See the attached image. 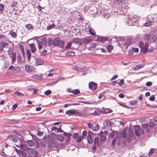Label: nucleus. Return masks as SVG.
Listing matches in <instances>:
<instances>
[{"label":"nucleus","mask_w":157,"mask_h":157,"mask_svg":"<svg viewBox=\"0 0 157 157\" xmlns=\"http://www.w3.org/2000/svg\"><path fill=\"white\" fill-rule=\"evenodd\" d=\"M53 45L55 46H58L62 48L64 46V42L61 40L59 37H55L53 40Z\"/></svg>","instance_id":"nucleus-1"},{"label":"nucleus","mask_w":157,"mask_h":157,"mask_svg":"<svg viewBox=\"0 0 157 157\" xmlns=\"http://www.w3.org/2000/svg\"><path fill=\"white\" fill-rule=\"evenodd\" d=\"M144 39L146 40L148 42L153 43L157 40V36L151 35L149 34H145L144 36Z\"/></svg>","instance_id":"nucleus-2"},{"label":"nucleus","mask_w":157,"mask_h":157,"mask_svg":"<svg viewBox=\"0 0 157 157\" xmlns=\"http://www.w3.org/2000/svg\"><path fill=\"white\" fill-rule=\"evenodd\" d=\"M137 15H134L133 17H131L127 22V24L129 26L135 25L137 22Z\"/></svg>","instance_id":"nucleus-3"},{"label":"nucleus","mask_w":157,"mask_h":157,"mask_svg":"<svg viewBox=\"0 0 157 157\" xmlns=\"http://www.w3.org/2000/svg\"><path fill=\"white\" fill-rule=\"evenodd\" d=\"M25 69L26 71L28 73L36 72V69L33 66L26 64L25 66Z\"/></svg>","instance_id":"nucleus-4"},{"label":"nucleus","mask_w":157,"mask_h":157,"mask_svg":"<svg viewBox=\"0 0 157 157\" xmlns=\"http://www.w3.org/2000/svg\"><path fill=\"white\" fill-rule=\"evenodd\" d=\"M94 135H95V134H94L91 131H88L87 140L88 143L92 144L93 143V140L92 137L94 136Z\"/></svg>","instance_id":"nucleus-5"},{"label":"nucleus","mask_w":157,"mask_h":157,"mask_svg":"<svg viewBox=\"0 0 157 157\" xmlns=\"http://www.w3.org/2000/svg\"><path fill=\"white\" fill-rule=\"evenodd\" d=\"M9 69L13 73H18L21 71V68L18 66H13L11 65L9 67Z\"/></svg>","instance_id":"nucleus-6"},{"label":"nucleus","mask_w":157,"mask_h":157,"mask_svg":"<svg viewBox=\"0 0 157 157\" xmlns=\"http://www.w3.org/2000/svg\"><path fill=\"white\" fill-rule=\"evenodd\" d=\"M109 38L107 36H99L97 37L96 40L101 43H104V41L108 40Z\"/></svg>","instance_id":"nucleus-7"},{"label":"nucleus","mask_w":157,"mask_h":157,"mask_svg":"<svg viewBox=\"0 0 157 157\" xmlns=\"http://www.w3.org/2000/svg\"><path fill=\"white\" fill-rule=\"evenodd\" d=\"M72 42L78 45V47L82 44V41L81 39L78 38H74L72 40Z\"/></svg>","instance_id":"nucleus-8"},{"label":"nucleus","mask_w":157,"mask_h":157,"mask_svg":"<svg viewBox=\"0 0 157 157\" xmlns=\"http://www.w3.org/2000/svg\"><path fill=\"white\" fill-rule=\"evenodd\" d=\"M135 135L139 137L140 136V133L139 131L140 130L141 128L138 125L134 126L133 128Z\"/></svg>","instance_id":"nucleus-9"},{"label":"nucleus","mask_w":157,"mask_h":157,"mask_svg":"<svg viewBox=\"0 0 157 157\" xmlns=\"http://www.w3.org/2000/svg\"><path fill=\"white\" fill-rule=\"evenodd\" d=\"M88 85L89 89L93 91L95 90L97 88L96 83L93 82H90Z\"/></svg>","instance_id":"nucleus-10"},{"label":"nucleus","mask_w":157,"mask_h":157,"mask_svg":"<svg viewBox=\"0 0 157 157\" xmlns=\"http://www.w3.org/2000/svg\"><path fill=\"white\" fill-rule=\"evenodd\" d=\"M99 136L100 137V140L101 142H103L106 139V137L104 135V132L101 131L99 133Z\"/></svg>","instance_id":"nucleus-11"},{"label":"nucleus","mask_w":157,"mask_h":157,"mask_svg":"<svg viewBox=\"0 0 157 157\" xmlns=\"http://www.w3.org/2000/svg\"><path fill=\"white\" fill-rule=\"evenodd\" d=\"M75 110L74 109H71L65 112V114L69 116L74 115L75 116Z\"/></svg>","instance_id":"nucleus-12"},{"label":"nucleus","mask_w":157,"mask_h":157,"mask_svg":"<svg viewBox=\"0 0 157 157\" xmlns=\"http://www.w3.org/2000/svg\"><path fill=\"white\" fill-rule=\"evenodd\" d=\"M8 138L10 140H12L14 142H17L18 141L17 137L12 135H9Z\"/></svg>","instance_id":"nucleus-13"},{"label":"nucleus","mask_w":157,"mask_h":157,"mask_svg":"<svg viewBox=\"0 0 157 157\" xmlns=\"http://www.w3.org/2000/svg\"><path fill=\"white\" fill-rule=\"evenodd\" d=\"M29 46L30 48L31 51L33 53H34L36 50V48L35 47V45L34 44L32 43L29 44Z\"/></svg>","instance_id":"nucleus-14"},{"label":"nucleus","mask_w":157,"mask_h":157,"mask_svg":"<svg viewBox=\"0 0 157 157\" xmlns=\"http://www.w3.org/2000/svg\"><path fill=\"white\" fill-rule=\"evenodd\" d=\"M32 77L37 80H40L42 78V76L40 74H35L33 75Z\"/></svg>","instance_id":"nucleus-15"},{"label":"nucleus","mask_w":157,"mask_h":157,"mask_svg":"<svg viewBox=\"0 0 157 157\" xmlns=\"http://www.w3.org/2000/svg\"><path fill=\"white\" fill-rule=\"evenodd\" d=\"M44 63V61L40 60L39 59H36L35 62V65L36 66H39L43 64Z\"/></svg>","instance_id":"nucleus-16"},{"label":"nucleus","mask_w":157,"mask_h":157,"mask_svg":"<svg viewBox=\"0 0 157 157\" xmlns=\"http://www.w3.org/2000/svg\"><path fill=\"white\" fill-rule=\"evenodd\" d=\"M16 150L18 153L19 155H21L24 157H25L27 156V155L26 152L21 150H17V149H16Z\"/></svg>","instance_id":"nucleus-17"},{"label":"nucleus","mask_w":157,"mask_h":157,"mask_svg":"<svg viewBox=\"0 0 157 157\" xmlns=\"http://www.w3.org/2000/svg\"><path fill=\"white\" fill-rule=\"evenodd\" d=\"M103 113L105 114L111 113L113 112V110L109 108H103Z\"/></svg>","instance_id":"nucleus-18"},{"label":"nucleus","mask_w":157,"mask_h":157,"mask_svg":"<svg viewBox=\"0 0 157 157\" xmlns=\"http://www.w3.org/2000/svg\"><path fill=\"white\" fill-rule=\"evenodd\" d=\"M93 40L89 38H85L83 39L82 40V42L84 43V44L86 43H88L90 41H92Z\"/></svg>","instance_id":"nucleus-19"},{"label":"nucleus","mask_w":157,"mask_h":157,"mask_svg":"<svg viewBox=\"0 0 157 157\" xmlns=\"http://www.w3.org/2000/svg\"><path fill=\"white\" fill-rule=\"evenodd\" d=\"M27 57L28 61H29L31 57V52L30 51L29 49H27L26 51Z\"/></svg>","instance_id":"nucleus-20"},{"label":"nucleus","mask_w":157,"mask_h":157,"mask_svg":"<svg viewBox=\"0 0 157 157\" xmlns=\"http://www.w3.org/2000/svg\"><path fill=\"white\" fill-rule=\"evenodd\" d=\"M99 137H97L94 138V144L95 145L96 144H97V146L98 147H99L101 145V144H100L99 142Z\"/></svg>","instance_id":"nucleus-21"},{"label":"nucleus","mask_w":157,"mask_h":157,"mask_svg":"<svg viewBox=\"0 0 157 157\" xmlns=\"http://www.w3.org/2000/svg\"><path fill=\"white\" fill-rule=\"evenodd\" d=\"M56 138L59 141H63L65 140L64 137L62 135H57Z\"/></svg>","instance_id":"nucleus-22"},{"label":"nucleus","mask_w":157,"mask_h":157,"mask_svg":"<svg viewBox=\"0 0 157 157\" xmlns=\"http://www.w3.org/2000/svg\"><path fill=\"white\" fill-rule=\"evenodd\" d=\"M27 152L29 154L33 155L34 154L35 150L34 149L28 147L27 150Z\"/></svg>","instance_id":"nucleus-23"},{"label":"nucleus","mask_w":157,"mask_h":157,"mask_svg":"<svg viewBox=\"0 0 157 157\" xmlns=\"http://www.w3.org/2000/svg\"><path fill=\"white\" fill-rule=\"evenodd\" d=\"M66 55L67 56H75V53L73 51H68L65 53Z\"/></svg>","instance_id":"nucleus-24"},{"label":"nucleus","mask_w":157,"mask_h":157,"mask_svg":"<svg viewBox=\"0 0 157 157\" xmlns=\"http://www.w3.org/2000/svg\"><path fill=\"white\" fill-rule=\"evenodd\" d=\"M21 149L24 151H26L28 148L26 144H20Z\"/></svg>","instance_id":"nucleus-25"},{"label":"nucleus","mask_w":157,"mask_h":157,"mask_svg":"<svg viewBox=\"0 0 157 157\" xmlns=\"http://www.w3.org/2000/svg\"><path fill=\"white\" fill-rule=\"evenodd\" d=\"M1 44H2V45L1 47V51H3V49L5 47L7 48L8 45V44L7 43H6L5 42H1Z\"/></svg>","instance_id":"nucleus-26"},{"label":"nucleus","mask_w":157,"mask_h":157,"mask_svg":"<svg viewBox=\"0 0 157 157\" xmlns=\"http://www.w3.org/2000/svg\"><path fill=\"white\" fill-rule=\"evenodd\" d=\"M37 43L38 45V47L39 50L41 49L43 47V44L42 42L40 40H37Z\"/></svg>","instance_id":"nucleus-27"},{"label":"nucleus","mask_w":157,"mask_h":157,"mask_svg":"<svg viewBox=\"0 0 157 157\" xmlns=\"http://www.w3.org/2000/svg\"><path fill=\"white\" fill-rule=\"evenodd\" d=\"M48 46L49 47H51L53 44V40L50 38H48Z\"/></svg>","instance_id":"nucleus-28"},{"label":"nucleus","mask_w":157,"mask_h":157,"mask_svg":"<svg viewBox=\"0 0 157 157\" xmlns=\"http://www.w3.org/2000/svg\"><path fill=\"white\" fill-rule=\"evenodd\" d=\"M83 114L82 111L79 112L78 110H75V116L81 117L83 116Z\"/></svg>","instance_id":"nucleus-29"},{"label":"nucleus","mask_w":157,"mask_h":157,"mask_svg":"<svg viewBox=\"0 0 157 157\" xmlns=\"http://www.w3.org/2000/svg\"><path fill=\"white\" fill-rule=\"evenodd\" d=\"M72 42L70 41L68 42L65 47V50L70 49L71 48Z\"/></svg>","instance_id":"nucleus-30"},{"label":"nucleus","mask_w":157,"mask_h":157,"mask_svg":"<svg viewBox=\"0 0 157 157\" xmlns=\"http://www.w3.org/2000/svg\"><path fill=\"white\" fill-rule=\"evenodd\" d=\"M27 143L28 145L30 147H32L35 145L34 142L32 140H28Z\"/></svg>","instance_id":"nucleus-31"},{"label":"nucleus","mask_w":157,"mask_h":157,"mask_svg":"<svg viewBox=\"0 0 157 157\" xmlns=\"http://www.w3.org/2000/svg\"><path fill=\"white\" fill-rule=\"evenodd\" d=\"M144 65L142 64L138 65L134 67V69L135 70H138L140 68H141L144 67Z\"/></svg>","instance_id":"nucleus-32"},{"label":"nucleus","mask_w":157,"mask_h":157,"mask_svg":"<svg viewBox=\"0 0 157 157\" xmlns=\"http://www.w3.org/2000/svg\"><path fill=\"white\" fill-rule=\"evenodd\" d=\"M100 126L99 124H97L95 126L92 128V130L93 131H97L99 129Z\"/></svg>","instance_id":"nucleus-33"},{"label":"nucleus","mask_w":157,"mask_h":157,"mask_svg":"<svg viewBox=\"0 0 157 157\" xmlns=\"http://www.w3.org/2000/svg\"><path fill=\"white\" fill-rule=\"evenodd\" d=\"M48 148L51 150H53V141L50 142H48Z\"/></svg>","instance_id":"nucleus-34"},{"label":"nucleus","mask_w":157,"mask_h":157,"mask_svg":"<svg viewBox=\"0 0 157 157\" xmlns=\"http://www.w3.org/2000/svg\"><path fill=\"white\" fill-rule=\"evenodd\" d=\"M89 32L91 35H95L96 34V33L94 30L93 29L91 28H89Z\"/></svg>","instance_id":"nucleus-35"},{"label":"nucleus","mask_w":157,"mask_h":157,"mask_svg":"<svg viewBox=\"0 0 157 157\" xmlns=\"http://www.w3.org/2000/svg\"><path fill=\"white\" fill-rule=\"evenodd\" d=\"M113 49V46L112 45L110 44H108L107 46V49L108 52L109 53L111 52L112 50Z\"/></svg>","instance_id":"nucleus-36"},{"label":"nucleus","mask_w":157,"mask_h":157,"mask_svg":"<svg viewBox=\"0 0 157 157\" xmlns=\"http://www.w3.org/2000/svg\"><path fill=\"white\" fill-rule=\"evenodd\" d=\"M13 46L12 45V47L10 46L9 49L8 51V55H10L11 54L13 53Z\"/></svg>","instance_id":"nucleus-37"},{"label":"nucleus","mask_w":157,"mask_h":157,"mask_svg":"<svg viewBox=\"0 0 157 157\" xmlns=\"http://www.w3.org/2000/svg\"><path fill=\"white\" fill-rule=\"evenodd\" d=\"M112 122L109 120H106L105 121V123L106 126L108 127H109L112 125Z\"/></svg>","instance_id":"nucleus-38"},{"label":"nucleus","mask_w":157,"mask_h":157,"mask_svg":"<svg viewBox=\"0 0 157 157\" xmlns=\"http://www.w3.org/2000/svg\"><path fill=\"white\" fill-rule=\"evenodd\" d=\"M80 91L78 89H76L73 90L72 93L75 95H78L80 94Z\"/></svg>","instance_id":"nucleus-39"},{"label":"nucleus","mask_w":157,"mask_h":157,"mask_svg":"<svg viewBox=\"0 0 157 157\" xmlns=\"http://www.w3.org/2000/svg\"><path fill=\"white\" fill-rule=\"evenodd\" d=\"M12 56L11 58L12 62H14L16 59V55L15 53H12L11 54Z\"/></svg>","instance_id":"nucleus-40"},{"label":"nucleus","mask_w":157,"mask_h":157,"mask_svg":"<svg viewBox=\"0 0 157 157\" xmlns=\"http://www.w3.org/2000/svg\"><path fill=\"white\" fill-rule=\"evenodd\" d=\"M53 149L54 147L57 148L59 146V144L56 141H53Z\"/></svg>","instance_id":"nucleus-41"},{"label":"nucleus","mask_w":157,"mask_h":157,"mask_svg":"<svg viewBox=\"0 0 157 157\" xmlns=\"http://www.w3.org/2000/svg\"><path fill=\"white\" fill-rule=\"evenodd\" d=\"M19 48L21 51L22 54L23 56L25 55V52L24 51V46L22 45H21L19 46Z\"/></svg>","instance_id":"nucleus-42"},{"label":"nucleus","mask_w":157,"mask_h":157,"mask_svg":"<svg viewBox=\"0 0 157 157\" xmlns=\"http://www.w3.org/2000/svg\"><path fill=\"white\" fill-rule=\"evenodd\" d=\"M132 40L130 38H128L126 40V45L128 46L130 45L132 43Z\"/></svg>","instance_id":"nucleus-43"},{"label":"nucleus","mask_w":157,"mask_h":157,"mask_svg":"<svg viewBox=\"0 0 157 157\" xmlns=\"http://www.w3.org/2000/svg\"><path fill=\"white\" fill-rule=\"evenodd\" d=\"M138 101L135 100H133L129 102V103L131 105H136L137 104Z\"/></svg>","instance_id":"nucleus-44"},{"label":"nucleus","mask_w":157,"mask_h":157,"mask_svg":"<svg viewBox=\"0 0 157 157\" xmlns=\"http://www.w3.org/2000/svg\"><path fill=\"white\" fill-rule=\"evenodd\" d=\"M126 140L128 142H130L132 140V138L131 135L129 134H127V137H126Z\"/></svg>","instance_id":"nucleus-45"},{"label":"nucleus","mask_w":157,"mask_h":157,"mask_svg":"<svg viewBox=\"0 0 157 157\" xmlns=\"http://www.w3.org/2000/svg\"><path fill=\"white\" fill-rule=\"evenodd\" d=\"M140 51L141 52L145 53L148 51V48L144 46L141 48Z\"/></svg>","instance_id":"nucleus-46"},{"label":"nucleus","mask_w":157,"mask_h":157,"mask_svg":"<svg viewBox=\"0 0 157 157\" xmlns=\"http://www.w3.org/2000/svg\"><path fill=\"white\" fill-rule=\"evenodd\" d=\"M44 132L43 131H40L38 130L36 133V135L38 136H41L43 135Z\"/></svg>","instance_id":"nucleus-47"},{"label":"nucleus","mask_w":157,"mask_h":157,"mask_svg":"<svg viewBox=\"0 0 157 157\" xmlns=\"http://www.w3.org/2000/svg\"><path fill=\"white\" fill-rule=\"evenodd\" d=\"M87 131L86 130L83 131L82 134V137L83 139H85L86 137Z\"/></svg>","instance_id":"nucleus-48"},{"label":"nucleus","mask_w":157,"mask_h":157,"mask_svg":"<svg viewBox=\"0 0 157 157\" xmlns=\"http://www.w3.org/2000/svg\"><path fill=\"white\" fill-rule=\"evenodd\" d=\"M14 94L15 95H16L17 96H23L24 95V94L23 93H21L20 92L18 91H16L14 93Z\"/></svg>","instance_id":"nucleus-49"},{"label":"nucleus","mask_w":157,"mask_h":157,"mask_svg":"<svg viewBox=\"0 0 157 157\" xmlns=\"http://www.w3.org/2000/svg\"><path fill=\"white\" fill-rule=\"evenodd\" d=\"M61 126L62 125H60L59 128H58V129H57V130L56 131H55V132H64V131L61 129Z\"/></svg>","instance_id":"nucleus-50"},{"label":"nucleus","mask_w":157,"mask_h":157,"mask_svg":"<svg viewBox=\"0 0 157 157\" xmlns=\"http://www.w3.org/2000/svg\"><path fill=\"white\" fill-rule=\"evenodd\" d=\"M95 115H98L102 113H103V110L102 111L96 110H95Z\"/></svg>","instance_id":"nucleus-51"},{"label":"nucleus","mask_w":157,"mask_h":157,"mask_svg":"<svg viewBox=\"0 0 157 157\" xmlns=\"http://www.w3.org/2000/svg\"><path fill=\"white\" fill-rule=\"evenodd\" d=\"M117 138H121L122 137V133L121 132H117L116 135Z\"/></svg>","instance_id":"nucleus-52"},{"label":"nucleus","mask_w":157,"mask_h":157,"mask_svg":"<svg viewBox=\"0 0 157 157\" xmlns=\"http://www.w3.org/2000/svg\"><path fill=\"white\" fill-rule=\"evenodd\" d=\"M124 79H121L120 81L118 82V84L120 86H121L124 83Z\"/></svg>","instance_id":"nucleus-53"},{"label":"nucleus","mask_w":157,"mask_h":157,"mask_svg":"<svg viewBox=\"0 0 157 157\" xmlns=\"http://www.w3.org/2000/svg\"><path fill=\"white\" fill-rule=\"evenodd\" d=\"M63 132V135L67 137H71L72 135V134L69 132L67 133L64 132Z\"/></svg>","instance_id":"nucleus-54"},{"label":"nucleus","mask_w":157,"mask_h":157,"mask_svg":"<svg viewBox=\"0 0 157 157\" xmlns=\"http://www.w3.org/2000/svg\"><path fill=\"white\" fill-rule=\"evenodd\" d=\"M155 124L153 121L150 122L149 124V126L150 127L152 128L154 127L155 125Z\"/></svg>","instance_id":"nucleus-55"},{"label":"nucleus","mask_w":157,"mask_h":157,"mask_svg":"<svg viewBox=\"0 0 157 157\" xmlns=\"http://www.w3.org/2000/svg\"><path fill=\"white\" fill-rule=\"evenodd\" d=\"M10 34L11 35L12 37L14 38L17 36V33L13 31H11L10 33Z\"/></svg>","instance_id":"nucleus-56"},{"label":"nucleus","mask_w":157,"mask_h":157,"mask_svg":"<svg viewBox=\"0 0 157 157\" xmlns=\"http://www.w3.org/2000/svg\"><path fill=\"white\" fill-rule=\"evenodd\" d=\"M52 93L51 91L50 90H48L46 91H45L44 94L46 95H49Z\"/></svg>","instance_id":"nucleus-57"},{"label":"nucleus","mask_w":157,"mask_h":157,"mask_svg":"<svg viewBox=\"0 0 157 157\" xmlns=\"http://www.w3.org/2000/svg\"><path fill=\"white\" fill-rule=\"evenodd\" d=\"M122 136H123V137L124 138H125L126 137V130L124 129L122 132Z\"/></svg>","instance_id":"nucleus-58"},{"label":"nucleus","mask_w":157,"mask_h":157,"mask_svg":"<svg viewBox=\"0 0 157 157\" xmlns=\"http://www.w3.org/2000/svg\"><path fill=\"white\" fill-rule=\"evenodd\" d=\"M41 40L44 43V44L45 46L47 45V40L46 38L45 37H43L42 38Z\"/></svg>","instance_id":"nucleus-59"},{"label":"nucleus","mask_w":157,"mask_h":157,"mask_svg":"<svg viewBox=\"0 0 157 157\" xmlns=\"http://www.w3.org/2000/svg\"><path fill=\"white\" fill-rule=\"evenodd\" d=\"M148 127V124L147 123L143 124L142 125V127L143 129L147 128Z\"/></svg>","instance_id":"nucleus-60"},{"label":"nucleus","mask_w":157,"mask_h":157,"mask_svg":"<svg viewBox=\"0 0 157 157\" xmlns=\"http://www.w3.org/2000/svg\"><path fill=\"white\" fill-rule=\"evenodd\" d=\"M154 149H153V148L151 149L149 151V152L148 153V155L149 156H151V155H152V154L153 153H154Z\"/></svg>","instance_id":"nucleus-61"},{"label":"nucleus","mask_w":157,"mask_h":157,"mask_svg":"<svg viewBox=\"0 0 157 157\" xmlns=\"http://www.w3.org/2000/svg\"><path fill=\"white\" fill-rule=\"evenodd\" d=\"M26 27L29 30L31 29L33 27L32 25L30 24H28L26 25Z\"/></svg>","instance_id":"nucleus-62"},{"label":"nucleus","mask_w":157,"mask_h":157,"mask_svg":"<svg viewBox=\"0 0 157 157\" xmlns=\"http://www.w3.org/2000/svg\"><path fill=\"white\" fill-rule=\"evenodd\" d=\"M155 97L154 95H152L150 97L149 99L150 101H155Z\"/></svg>","instance_id":"nucleus-63"},{"label":"nucleus","mask_w":157,"mask_h":157,"mask_svg":"<svg viewBox=\"0 0 157 157\" xmlns=\"http://www.w3.org/2000/svg\"><path fill=\"white\" fill-rule=\"evenodd\" d=\"M144 46V44L143 42H140L139 43V47L141 48Z\"/></svg>","instance_id":"nucleus-64"}]
</instances>
